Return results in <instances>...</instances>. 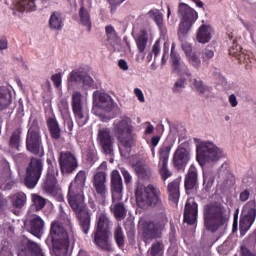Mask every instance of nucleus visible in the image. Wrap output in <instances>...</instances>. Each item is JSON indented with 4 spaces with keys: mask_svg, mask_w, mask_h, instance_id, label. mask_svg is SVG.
Segmentation results:
<instances>
[{
    "mask_svg": "<svg viewBox=\"0 0 256 256\" xmlns=\"http://www.w3.org/2000/svg\"><path fill=\"white\" fill-rule=\"evenodd\" d=\"M148 44V34L146 30H142L141 34L136 39V46L140 53L145 52L146 46Z\"/></svg>",
    "mask_w": 256,
    "mask_h": 256,
    "instance_id": "42",
    "label": "nucleus"
},
{
    "mask_svg": "<svg viewBox=\"0 0 256 256\" xmlns=\"http://www.w3.org/2000/svg\"><path fill=\"white\" fill-rule=\"evenodd\" d=\"M97 142L104 155H112L115 138L108 127L100 128L97 134Z\"/></svg>",
    "mask_w": 256,
    "mask_h": 256,
    "instance_id": "13",
    "label": "nucleus"
},
{
    "mask_svg": "<svg viewBox=\"0 0 256 256\" xmlns=\"http://www.w3.org/2000/svg\"><path fill=\"white\" fill-rule=\"evenodd\" d=\"M81 82H83V85L87 87H93L94 85L93 78L87 75L83 70L76 69L70 72V75L68 76V85L73 86L75 83Z\"/></svg>",
    "mask_w": 256,
    "mask_h": 256,
    "instance_id": "20",
    "label": "nucleus"
},
{
    "mask_svg": "<svg viewBox=\"0 0 256 256\" xmlns=\"http://www.w3.org/2000/svg\"><path fill=\"white\" fill-rule=\"evenodd\" d=\"M112 222L106 214H100L96 230L94 231V243L104 251H112V246L109 242V233Z\"/></svg>",
    "mask_w": 256,
    "mask_h": 256,
    "instance_id": "5",
    "label": "nucleus"
},
{
    "mask_svg": "<svg viewBox=\"0 0 256 256\" xmlns=\"http://www.w3.org/2000/svg\"><path fill=\"white\" fill-rule=\"evenodd\" d=\"M121 174L124 177V181H125L126 185H129V183L132 182V176L129 174V171L123 168V169H121Z\"/></svg>",
    "mask_w": 256,
    "mask_h": 256,
    "instance_id": "61",
    "label": "nucleus"
},
{
    "mask_svg": "<svg viewBox=\"0 0 256 256\" xmlns=\"http://www.w3.org/2000/svg\"><path fill=\"white\" fill-rule=\"evenodd\" d=\"M193 86L201 94L210 93L212 88L204 84L203 80L194 79Z\"/></svg>",
    "mask_w": 256,
    "mask_h": 256,
    "instance_id": "46",
    "label": "nucleus"
},
{
    "mask_svg": "<svg viewBox=\"0 0 256 256\" xmlns=\"http://www.w3.org/2000/svg\"><path fill=\"white\" fill-rule=\"evenodd\" d=\"M196 152V160L201 166L206 163L218 161L221 157L219 147L215 146L213 142L210 141L200 142Z\"/></svg>",
    "mask_w": 256,
    "mask_h": 256,
    "instance_id": "8",
    "label": "nucleus"
},
{
    "mask_svg": "<svg viewBox=\"0 0 256 256\" xmlns=\"http://www.w3.org/2000/svg\"><path fill=\"white\" fill-rule=\"evenodd\" d=\"M67 200L75 213V218L84 235H88L91 229L92 213L85 204L84 191L69 185Z\"/></svg>",
    "mask_w": 256,
    "mask_h": 256,
    "instance_id": "1",
    "label": "nucleus"
},
{
    "mask_svg": "<svg viewBox=\"0 0 256 256\" xmlns=\"http://www.w3.org/2000/svg\"><path fill=\"white\" fill-rule=\"evenodd\" d=\"M49 26L52 30H62L64 26L63 19L61 13L54 12L50 16Z\"/></svg>",
    "mask_w": 256,
    "mask_h": 256,
    "instance_id": "39",
    "label": "nucleus"
},
{
    "mask_svg": "<svg viewBox=\"0 0 256 256\" xmlns=\"http://www.w3.org/2000/svg\"><path fill=\"white\" fill-rule=\"evenodd\" d=\"M240 256H256V252L249 250V248L245 245H241Z\"/></svg>",
    "mask_w": 256,
    "mask_h": 256,
    "instance_id": "57",
    "label": "nucleus"
},
{
    "mask_svg": "<svg viewBox=\"0 0 256 256\" xmlns=\"http://www.w3.org/2000/svg\"><path fill=\"white\" fill-rule=\"evenodd\" d=\"M105 33L109 40L116 39L118 36L117 31L115 30V28L112 25L105 26Z\"/></svg>",
    "mask_w": 256,
    "mask_h": 256,
    "instance_id": "55",
    "label": "nucleus"
},
{
    "mask_svg": "<svg viewBox=\"0 0 256 256\" xmlns=\"http://www.w3.org/2000/svg\"><path fill=\"white\" fill-rule=\"evenodd\" d=\"M160 52H161V44H160V41L157 40L152 47V53L154 54V57L156 58L158 55H160Z\"/></svg>",
    "mask_w": 256,
    "mask_h": 256,
    "instance_id": "62",
    "label": "nucleus"
},
{
    "mask_svg": "<svg viewBox=\"0 0 256 256\" xmlns=\"http://www.w3.org/2000/svg\"><path fill=\"white\" fill-rule=\"evenodd\" d=\"M190 160V152L185 147L177 148L172 158L173 165L177 170H185Z\"/></svg>",
    "mask_w": 256,
    "mask_h": 256,
    "instance_id": "19",
    "label": "nucleus"
},
{
    "mask_svg": "<svg viewBox=\"0 0 256 256\" xmlns=\"http://www.w3.org/2000/svg\"><path fill=\"white\" fill-rule=\"evenodd\" d=\"M197 182H198L197 170L195 168H190L184 180V187L186 191H192V189L196 188Z\"/></svg>",
    "mask_w": 256,
    "mask_h": 256,
    "instance_id": "28",
    "label": "nucleus"
},
{
    "mask_svg": "<svg viewBox=\"0 0 256 256\" xmlns=\"http://www.w3.org/2000/svg\"><path fill=\"white\" fill-rule=\"evenodd\" d=\"M10 202L14 208L20 210L25 206L27 202V196L25 192H16L12 196H10Z\"/></svg>",
    "mask_w": 256,
    "mask_h": 256,
    "instance_id": "33",
    "label": "nucleus"
},
{
    "mask_svg": "<svg viewBox=\"0 0 256 256\" xmlns=\"http://www.w3.org/2000/svg\"><path fill=\"white\" fill-rule=\"evenodd\" d=\"M204 189L206 192L210 193L215 182V176L213 172H204Z\"/></svg>",
    "mask_w": 256,
    "mask_h": 256,
    "instance_id": "43",
    "label": "nucleus"
},
{
    "mask_svg": "<svg viewBox=\"0 0 256 256\" xmlns=\"http://www.w3.org/2000/svg\"><path fill=\"white\" fill-rule=\"evenodd\" d=\"M113 126L117 141L122 147L131 149L136 141L134 126L129 123L128 119L115 121Z\"/></svg>",
    "mask_w": 256,
    "mask_h": 256,
    "instance_id": "4",
    "label": "nucleus"
},
{
    "mask_svg": "<svg viewBox=\"0 0 256 256\" xmlns=\"http://www.w3.org/2000/svg\"><path fill=\"white\" fill-rule=\"evenodd\" d=\"M136 174L139 179L150 180L152 171L149 165L147 164H136Z\"/></svg>",
    "mask_w": 256,
    "mask_h": 256,
    "instance_id": "36",
    "label": "nucleus"
},
{
    "mask_svg": "<svg viewBox=\"0 0 256 256\" xmlns=\"http://www.w3.org/2000/svg\"><path fill=\"white\" fill-rule=\"evenodd\" d=\"M168 194L169 200L173 204H177L180 198V183L177 180H174L168 184Z\"/></svg>",
    "mask_w": 256,
    "mask_h": 256,
    "instance_id": "31",
    "label": "nucleus"
},
{
    "mask_svg": "<svg viewBox=\"0 0 256 256\" xmlns=\"http://www.w3.org/2000/svg\"><path fill=\"white\" fill-rule=\"evenodd\" d=\"M87 182V172L85 170H79L77 175L74 177V181L70 183V186L84 192V188Z\"/></svg>",
    "mask_w": 256,
    "mask_h": 256,
    "instance_id": "29",
    "label": "nucleus"
},
{
    "mask_svg": "<svg viewBox=\"0 0 256 256\" xmlns=\"http://www.w3.org/2000/svg\"><path fill=\"white\" fill-rule=\"evenodd\" d=\"M13 186V181L11 176L5 178L4 176L0 177V189L2 191H6L7 189H11Z\"/></svg>",
    "mask_w": 256,
    "mask_h": 256,
    "instance_id": "54",
    "label": "nucleus"
},
{
    "mask_svg": "<svg viewBox=\"0 0 256 256\" xmlns=\"http://www.w3.org/2000/svg\"><path fill=\"white\" fill-rule=\"evenodd\" d=\"M107 170L108 163L102 162L92 178V185L94 190L98 195H100L102 199H106L109 194V188L107 185Z\"/></svg>",
    "mask_w": 256,
    "mask_h": 256,
    "instance_id": "11",
    "label": "nucleus"
},
{
    "mask_svg": "<svg viewBox=\"0 0 256 256\" xmlns=\"http://www.w3.org/2000/svg\"><path fill=\"white\" fill-rule=\"evenodd\" d=\"M165 245L161 240L152 242L151 247L148 249V256H164Z\"/></svg>",
    "mask_w": 256,
    "mask_h": 256,
    "instance_id": "35",
    "label": "nucleus"
},
{
    "mask_svg": "<svg viewBox=\"0 0 256 256\" xmlns=\"http://www.w3.org/2000/svg\"><path fill=\"white\" fill-rule=\"evenodd\" d=\"M134 93H135V95H136V98H137L140 102H145V96H144V94H143V92H142L141 89H139V88L134 89Z\"/></svg>",
    "mask_w": 256,
    "mask_h": 256,
    "instance_id": "63",
    "label": "nucleus"
},
{
    "mask_svg": "<svg viewBox=\"0 0 256 256\" xmlns=\"http://www.w3.org/2000/svg\"><path fill=\"white\" fill-rule=\"evenodd\" d=\"M12 102V95L9 89L0 86V111L8 108Z\"/></svg>",
    "mask_w": 256,
    "mask_h": 256,
    "instance_id": "34",
    "label": "nucleus"
},
{
    "mask_svg": "<svg viewBox=\"0 0 256 256\" xmlns=\"http://www.w3.org/2000/svg\"><path fill=\"white\" fill-rule=\"evenodd\" d=\"M44 170L43 160L40 158L32 157L26 166V173L24 176V185L28 189H35L41 180Z\"/></svg>",
    "mask_w": 256,
    "mask_h": 256,
    "instance_id": "7",
    "label": "nucleus"
},
{
    "mask_svg": "<svg viewBox=\"0 0 256 256\" xmlns=\"http://www.w3.org/2000/svg\"><path fill=\"white\" fill-rule=\"evenodd\" d=\"M51 242L55 256H67L70 248V238L65 227L59 221H53L46 243Z\"/></svg>",
    "mask_w": 256,
    "mask_h": 256,
    "instance_id": "3",
    "label": "nucleus"
},
{
    "mask_svg": "<svg viewBox=\"0 0 256 256\" xmlns=\"http://www.w3.org/2000/svg\"><path fill=\"white\" fill-rule=\"evenodd\" d=\"M249 196H250L249 190H244V191L240 192V201H242V202L247 201Z\"/></svg>",
    "mask_w": 256,
    "mask_h": 256,
    "instance_id": "64",
    "label": "nucleus"
},
{
    "mask_svg": "<svg viewBox=\"0 0 256 256\" xmlns=\"http://www.w3.org/2000/svg\"><path fill=\"white\" fill-rule=\"evenodd\" d=\"M32 201L36 211L43 210L46 205L45 198L37 194H32Z\"/></svg>",
    "mask_w": 256,
    "mask_h": 256,
    "instance_id": "47",
    "label": "nucleus"
},
{
    "mask_svg": "<svg viewBox=\"0 0 256 256\" xmlns=\"http://www.w3.org/2000/svg\"><path fill=\"white\" fill-rule=\"evenodd\" d=\"M256 219V202L249 201L242 209L240 216V232H247L255 223Z\"/></svg>",
    "mask_w": 256,
    "mask_h": 256,
    "instance_id": "12",
    "label": "nucleus"
},
{
    "mask_svg": "<svg viewBox=\"0 0 256 256\" xmlns=\"http://www.w3.org/2000/svg\"><path fill=\"white\" fill-rule=\"evenodd\" d=\"M47 126H48V131L50 133V137L54 141H59L61 139V127L59 125V122L56 119L55 115H52L48 118L47 120Z\"/></svg>",
    "mask_w": 256,
    "mask_h": 256,
    "instance_id": "26",
    "label": "nucleus"
},
{
    "mask_svg": "<svg viewBox=\"0 0 256 256\" xmlns=\"http://www.w3.org/2000/svg\"><path fill=\"white\" fill-rule=\"evenodd\" d=\"M182 49L185 53V55L187 56V58L189 59L190 56L192 55V45L189 44V42H183L182 43Z\"/></svg>",
    "mask_w": 256,
    "mask_h": 256,
    "instance_id": "59",
    "label": "nucleus"
},
{
    "mask_svg": "<svg viewBox=\"0 0 256 256\" xmlns=\"http://www.w3.org/2000/svg\"><path fill=\"white\" fill-rule=\"evenodd\" d=\"M59 106V110L63 116V119H65V117H68L70 114L69 111V104L66 98H63L60 103L58 104Z\"/></svg>",
    "mask_w": 256,
    "mask_h": 256,
    "instance_id": "52",
    "label": "nucleus"
},
{
    "mask_svg": "<svg viewBox=\"0 0 256 256\" xmlns=\"http://www.w3.org/2000/svg\"><path fill=\"white\" fill-rule=\"evenodd\" d=\"M171 62H172V69L175 71V73L180 74L181 76H192V73L189 71L187 65L183 60L181 59L180 54L178 53H172L170 54Z\"/></svg>",
    "mask_w": 256,
    "mask_h": 256,
    "instance_id": "23",
    "label": "nucleus"
},
{
    "mask_svg": "<svg viewBox=\"0 0 256 256\" xmlns=\"http://www.w3.org/2000/svg\"><path fill=\"white\" fill-rule=\"evenodd\" d=\"M229 54L236 58L244 56V54L242 53V47L238 44L236 40H233V44L230 47Z\"/></svg>",
    "mask_w": 256,
    "mask_h": 256,
    "instance_id": "50",
    "label": "nucleus"
},
{
    "mask_svg": "<svg viewBox=\"0 0 256 256\" xmlns=\"http://www.w3.org/2000/svg\"><path fill=\"white\" fill-rule=\"evenodd\" d=\"M214 54V51L210 50V48H204V51L202 52V58L204 61H208L214 57Z\"/></svg>",
    "mask_w": 256,
    "mask_h": 256,
    "instance_id": "58",
    "label": "nucleus"
},
{
    "mask_svg": "<svg viewBox=\"0 0 256 256\" xmlns=\"http://www.w3.org/2000/svg\"><path fill=\"white\" fill-rule=\"evenodd\" d=\"M192 26L193 25L187 22V20L182 19L181 22L179 23L178 38L181 39V37H185L192 29Z\"/></svg>",
    "mask_w": 256,
    "mask_h": 256,
    "instance_id": "44",
    "label": "nucleus"
},
{
    "mask_svg": "<svg viewBox=\"0 0 256 256\" xmlns=\"http://www.w3.org/2000/svg\"><path fill=\"white\" fill-rule=\"evenodd\" d=\"M78 16L80 19V24L85 26L88 32L92 31V20L90 13L85 6H81L78 11Z\"/></svg>",
    "mask_w": 256,
    "mask_h": 256,
    "instance_id": "30",
    "label": "nucleus"
},
{
    "mask_svg": "<svg viewBox=\"0 0 256 256\" xmlns=\"http://www.w3.org/2000/svg\"><path fill=\"white\" fill-rule=\"evenodd\" d=\"M229 223V214L222 204L213 203L204 206V226L205 229L216 233L221 227Z\"/></svg>",
    "mask_w": 256,
    "mask_h": 256,
    "instance_id": "2",
    "label": "nucleus"
},
{
    "mask_svg": "<svg viewBox=\"0 0 256 256\" xmlns=\"http://www.w3.org/2000/svg\"><path fill=\"white\" fill-rule=\"evenodd\" d=\"M21 133H22V129L16 128L15 131L12 132V134L10 135L9 145L11 149H15L19 151L20 142H21Z\"/></svg>",
    "mask_w": 256,
    "mask_h": 256,
    "instance_id": "41",
    "label": "nucleus"
},
{
    "mask_svg": "<svg viewBox=\"0 0 256 256\" xmlns=\"http://www.w3.org/2000/svg\"><path fill=\"white\" fill-rule=\"evenodd\" d=\"M26 150L36 156L42 157L44 155L41 127L36 120L32 121L27 131Z\"/></svg>",
    "mask_w": 256,
    "mask_h": 256,
    "instance_id": "6",
    "label": "nucleus"
},
{
    "mask_svg": "<svg viewBox=\"0 0 256 256\" xmlns=\"http://www.w3.org/2000/svg\"><path fill=\"white\" fill-rule=\"evenodd\" d=\"M188 63L191 64L195 69H199L202 65V60L200 58L199 52H193L188 58Z\"/></svg>",
    "mask_w": 256,
    "mask_h": 256,
    "instance_id": "48",
    "label": "nucleus"
},
{
    "mask_svg": "<svg viewBox=\"0 0 256 256\" xmlns=\"http://www.w3.org/2000/svg\"><path fill=\"white\" fill-rule=\"evenodd\" d=\"M18 256H45L41 246L37 242L25 239L21 240V249L18 251Z\"/></svg>",
    "mask_w": 256,
    "mask_h": 256,
    "instance_id": "18",
    "label": "nucleus"
},
{
    "mask_svg": "<svg viewBox=\"0 0 256 256\" xmlns=\"http://www.w3.org/2000/svg\"><path fill=\"white\" fill-rule=\"evenodd\" d=\"M72 109L78 126L86 125L89 116L87 110L83 109L82 94L79 91L74 92L72 96Z\"/></svg>",
    "mask_w": 256,
    "mask_h": 256,
    "instance_id": "14",
    "label": "nucleus"
},
{
    "mask_svg": "<svg viewBox=\"0 0 256 256\" xmlns=\"http://www.w3.org/2000/svg\"><path fill=\"white\" fill-rule=\"evenodd\" d=\"M86 161L94 164L97 161V150L94 146H89L86 151Z\"/></svg>",
    "mask_w": 256,
    "mask_h": 256,
    "instance_id": "49",
    "label": "nucleus"
},
{
    "mask_svg": "<svg viewBox=\"0 0 256 256\" xmlns=\"http://www.w3.org/2000/svg\"><path fill=\"white\" fill-rule=\"evenodd\" d=\"M178 16L192 25L195 24L198 18L196 10L183 2L178 5Z\"/></svg>",
    "mask_w": 256,
    "mask_h": 256,
    "instance_id": "22",
    "label": "nucleus"
},
{
    "mask_svg": "<svg viewBox=\"0 0 256 256\" xmlns=\"http://www.w3.org/2000/svg\"><path fill=\"white\" fill-rule=\"evenodd\" d=\"M47 164H48V170L42 182V191L54 197V195H56L59 191L58 181H57L59 170L57 168L56 162H53L51 158L47 159Z\"/></svg>",
    "mask_w": 256,
    "mask_h": 256,
    "instance_id": "9",
    "label": "nucleus"
},
{
    "mask_svg": "<svg viewBox=\"0 0 256 256\" xmlns=\"http://www.w3.org/2000/svg\"><path fill=\"white\" fill-rule=\"evenodd\" d=\"M114 238H115V241H116V244L118 245V247L120 249H123L124 248V243H125V237H124L123 228L121 226H118L115 229Z\"/></svg>",
    "mask_w": 256,
    "mask_h": 256,
    "instance_id": "45",
    "label": "nucleus"
},
{
    "mask_svg": "<svg viewBox=\"0 0 256 256\" xmlns=\"http://www.w3.org/2000/svg\"><path fill=\"white\" fill-rule=\"evenodd\" d=\"M198 204L194 198H188L184 207V223L193 226L197 224Z\"/></svg>",
    "mask_w": 256,
    "mask_h": 256,
    "instance_id": "17",
    "label": "nucleus"
},
{
    "mask_svg": "<svg viewBox=\"0 0 256 256\" xmlns=\"http://www.w3.org/2000/svg\"><path fill=\"white\" fill-rule=\"evenodd\" d=\"M116 203L111 205V210L114 213V216L117 220H122L127 216V210L124 206V203L115 201Z\"/></svg>",
    "mask_w": 256,
    "mask_h": 256,
    "instance_id": "37",
    "label": "nucleus"
},
{
    "mask_svg": "<svg viewBox=\"0 0 256 256\" xmlns=\"http://www.w3.org/2000/svg\"><path fill=\"white\" fill-rule=\"evenodd\" d=\"M196 39L201 44L209 43L212 39V28L209 25H202L199 27Z\"/></svg>",
    "mask_w": 256,
    "mask_h": 256,
    "instance_id": "27",
    "label": "nucleus"
},
{
    "mask_svg": "<svg viewBox=\"0 0 256 256\" xmlns=\"http://www.w3.org/2000/svg\"><path fill=\"white\" fill-rule=\"evenodd\" d=\"M161 191L155 185L149 184L144 191L136 188V202L138 206L148 205L154 207L161 204Z\"/></svg>",
    "mask_w": 256,
    "mask_h": 256,
    "instance_id": "10",
    "label": "nucleus"
},
{
    "mask_svg": "<svg viewBox=\"0 0 256 256\" xmlns=\"http://www.w3.org/2000/svg\"><path fill=\"white\" fill-rule=\"evenodd\" d=\"M35 0H16V9L18 12H33L36 11Z\"/></svg>",
    "mask_w": 256,
    "mask_h": 256,
    "instance_id": "32",
    "label": "nucleus"
},
{
    "mask_svg": "<svg viewBox=\"0 0 256 256\" xmlns=\"http://www.w3.org/2000/svg\"><path fill=\"white\" fill-rule=\"evenodd\" d=\"M93 98L98 101V106L105 112H112L114 108V102L110 95L104 92L94 91Z\"/></svg>",
    "mask_w": 256,
    "mask_h": 256,
    "instance_id": "21",
    "label": "nucleus"
},
{
    "mask_svg": "<svg viewBox=\"0 0 256 256\" xmlns=\"http://www.w3.org/2000/svg\"><path fill=\"white\" fill-rule=\"evenodd\" d=\"M63 119H64V124L67 126L68 131L72 132L74 127V122L71 119L70 114L68 116H65Z\"/></svg>",
    "mask_w": 256,
    "mask_h": 256,
    "instance_id": "60",
    "label": "nucleus"
},
{
    "mask_svg": "<svg viewBox=\"0 0 256 256\" xmlns=\"http://www.w3.org/2000/svg\"><path fill=\"white\" fill-rule=\"evenodd\" d=\"M51 81L53 82L54 87L60 88L62 83V74L61 72L55 73L51 77Z\"/></svg>",
    "mask_w": 256,
    "mask_h": 256,
    "instance_id": "56",
    "label": "nucleus"
},
{
    "mask_svg": "<svg viewBox=\"0 0 256 256\" xmlns=\"http://www.w3.org/2000/svg\"><path fill=\"white\" fill-rule=\"evenodd\" d=\"M172 146L164 142L159 150V164H168Z\"/></svg>",
    "mask_w": 256,
    "mask_h": 256,
    "instance_id": "38",
    "label": "nucleus"
},
{
    "mask_svg": "<svg viewBox=\"0 0 256 256\" xmlns=\"http://www.w3.org/2000/svg\"><path fill=\"white\" fill-rule=\"evenodd\" d=\"M30 232L33 236L41 238L44 233L45 222L41 216L35 215L29 221Z\"/></svg>",
    "mask_w": 256,
    "mask_h": 256,
    "instance_id": "25",
    "label": "nucleus"
},
{
    "mask_svg": "<svg viewBox=\"0 0 256 256\" xmlns=\"http://www.w3.org/2000/svg\"><path fill=\"white\" fill-rule=\"evenodd\" d=\"M160 169L159 174L161 175L162 181H166L172 176V172L168 169V163H159Z\"/></svg>",
    "mask_w": 256,
    "mask_h": 256,
    "instance_id": "51",
    "label": "nucleus"
},
{
    "mask_svg": "<svg viewBox=\"0 0 256 256\" xmlns=\"http://www.w3.org/2000/svg\"><path fill=\"white\" fill-rule=\"evenodd\" d=\"M59 166L63 174H71L78 167L76 156L73 153L67 151L60 154Z\"/></svg>",
    "mask_w": 256,
    "mask_h": 256,
    "instance_id": "16",
    "label": "nucleus"
},
{
    "mask_svg": "<svg viewBox=\"0 0 256 256\" xmlns=\"http://www.w3.org/2000/svg\"><path fill=\"white\" fill-rule=\"evenodd\" d=\"M161 224L158 222H149L143 229V237L146 241L161 238Z\"/></svg>",
    "mask_w": 256,
    "mask_h": 256,
    "instance_id": "24",
    "label": "nucleus"
},
{
    "mask_svg": "<svg viewBox=\"0 0 256 256\" xmlns=\"http://www.w3.org/2000/svg\"><path fill=\"white\" fill-rule=\"evenodd\" d=\"M124 227L128 237L135 236V222L132 219H127L124 223Z\"/></svg>",
    "mask_w": 256,
    "mask_h": 256,
    "instance_id": "53",
    "label": "nucleus"
},
{
    "mask_svg": "<svg viewBox=\"0 0 256 256\" xmlns=\"http://www.w3.org/2000/svg\"><path fill=\"white\" fill-rule=\"evenodd\" d=\"M124 183L118 170L111 171L110 174V192L112 201H121L123 199Z\"/></svg>",
    "mask_w": 256,
    "mask_h": 256,
    "instance_id": "15",
    "label": "nucleus"
},
{
    "mask_svg": "<svg viewBox=\"0 0 256 256\" xmlns=\"http://www.w3.org/2000/svg\"><path fill=\"white\" fill-rule=\"evenodd\" d=\"M148 17L156 23L159 29L164 27V16L159 9H152L147 13Z\"/></svg>",
    "mask_w": 256,
    "mask_h": 256,
    "instance_id": "40",
    "label": "nucleus"
}]
</instances>
